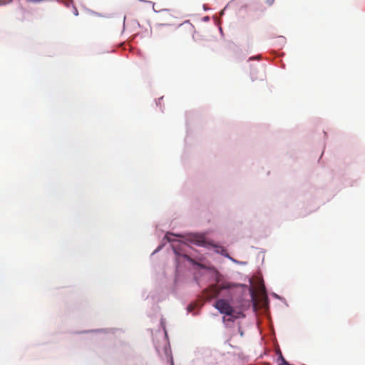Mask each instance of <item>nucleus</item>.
Segmentation results:
<instances>
[{
    "instance_id": "nucleus-1",
    "label": "nucleus",
    "mask_w": 365,
    "mask_h": 365,
    "mask_svg": "<svg viewBox=\"0 0 365 365\" xmlns=\"http://www.w3.org/2000/svg\"><path fill=\"white\" fill-rule=\"evenodd\" d=\"M233 287L230 282H222L220 285L212 284L203 291V296L207 300L216 298L223 289H228Z\"/></svg>"
},
{
    "instance_id": "nucleus-2",
    "label": "nucleus",
    "mask_w": 365,
    "mask_h": 365,
    "mask_svg": "<svg viewBox=\"0 0 365 365\" xmlns=\"http://www.w3.org/2000/svg\"><path fill=\"white\" fill-rule=\"evenodd\" d=\"M214 307L221 313L227 316H232L234 312L233 307L230 305L228 301L225 299H217L215 302Z\"/></svg>"
},
{
    "instance_id": "nucleus-3",
    "label": "nucleus",
    "mask_w": 365,
    "mask_h": 365,
    "mask_svg": "<svg viewBox=\"0 0 365 365\" xmlns=\"http://www.w3.org/2000/svg\"><path fill=\"white\" fill-rule=\"evenodd\" d=\"M190 240L193 243L198 246H206L205 238L203 235H193Z\"/></svg>"
},
{
    "instance_id": "nucleus-4",
    "label": "nucleus",
    "mask_w": 365,
    "mask_h": 365,
    "mask_svg": "<svg viewBox=\"0 0 365 365\" xmlns=\"http://www.w3.org/2000/svg\"><path fill=\"white\" fill-rule=\"evenodd\" d=\"M235 318H236V317H235L233 316V314H232V316H229V318H227V321H228V322H234V320H235ZM225 320H226V319H225V317H223V321L225 322Z\"/></svg>"
},
{
    "instance_id": "nucleus-5",
    "label": "nucleus",
    "mask_w": 365,
    "mask_h": 365,
    "mask_svg": "<svg viewBox=\"0 0 365 365\" xmlns=\"http://www.w3.org/2000/svg\"><path fill=\"white\" fill-rule=\"evenodd\" d=\"M274 1L275 0H265V3L267 4V5L270 6L273 5V4L274 3Z\"/></svg>"
},
{
    "instance_id": "nucleus-6",
    "label": "nucleus",
    "mask_w": 365,
    "mask_h": 365,
    "mask_svg": "<svg viewBox=\"0 0 365 365\" xmlns=\"http://www.w3.org/2000/svg\"><path fill=\"white\" fill-rule=\"evenodd\" d=\"M197 264L199 265V267L205 268V266H203L202 264Z\"/></svg>"
},
{
    "instance_id": "nucleus-7",
    "label": "nucleus",
    "mask_w": 365,
    "mask_h": 365,
    "mask_svg": "<svg viewBox=\"0 0 365 365\" xmlns=\"http://www.w3.org/2000/svg\"><path fill=\"white\" fill-rule=\"evenodd\" d=\"M171 365H174L173 359H171Z\"/></svg>"
}]
</instances>
